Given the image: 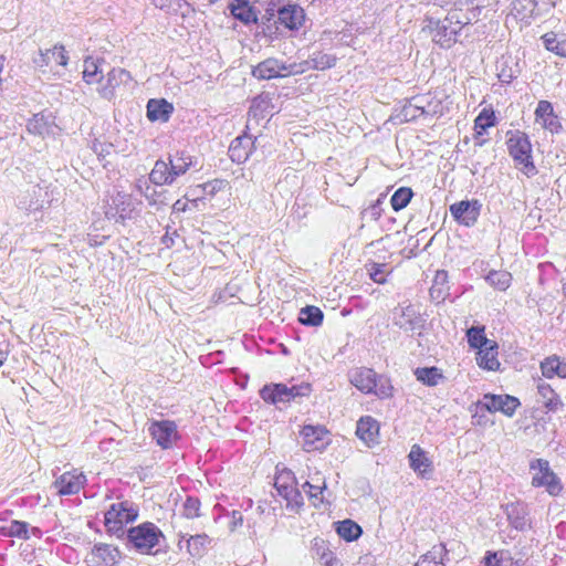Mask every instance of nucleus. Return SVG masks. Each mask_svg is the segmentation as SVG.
Here are the masks:
<instances>
[{
	"instance_id": "f257e3e1",
	"label": "nucleus",
	"mask_w": 566,
	"mask_h": 566,
	"mask_svg": "<svg viewBox=\"0 0 566 566\" xmlns=\"http://www.w3.org/2000/svg\"><path fill=\"white\" fill-rule=\"evenodd\" d=\"M198 159L186 150L169 155L168 161L157 160L149 174V180L156 186L172 185L191 167H197Z\"/></svg>"
},
{
	"instance_id": "f03ea898",
	"label": "nucleus",
	"mask_w": 566,
	"mask_h": 566,
	"mask_svg": "<svg viewBox=\"0 0 566 566\" xmlns=\"http://www.w3.org/2000/svg\"><path fill=\"white\" fill-rule=\"evenodd\" d=\"M507 150L515 166L527 177L537 174L532 157V144L528 136L521 130L507 132Z\"/></svg>"
},
{
	"instance_id": "7ed1b4c3",
	"label": "nucleus",
	"mask_w": 566,
	"mask_h": 566,
	"mask_svg": "<svg viewBox=\"0 0 566 566\" xmlns=\"http://www.w3.org/2000/svg\"><path fill=\"white\" fill-rule=\"evenodd\" d=\"M69 62V56L63 45L55 44L51 49H40L33 57L35 69L48 80L61 77Z\"/></svg>"
},
{
	"instance_id": "20e7f679",
	"label": "nucleus",
	"mask_w": 566,
	"mask_h": 566,
	"mask_svg": "<svg viewBox=\"0 0 566 566\" xmlns=\"http://www.w3.org/2000/svg\"><path fill=\"white\" fill-rule=\"evenodd\" d=\"M349 381L364 394H375L384 399L392 395V386L389 379L378 377L370 368H357L349 375Z\"/></svg>"
},
{
	"instance_id": "39448f33",
	"label": "nucleus",
	"mask_w": 566,
	"mask_h": 566,
	"mask_svg": "<svg viewBox=\"0 0 566 566\" xmlns=\"http://www.w3.org/2000/svg\"><path fill=\"white\" fill-rule=\"evenodd\" d=\"M274 486L277 493L286 501V507L297 512L304 504L303 495L297 489V482L294 473L286 468L279 470L276 467Z\"/></svg>"
},
{
	"instance_id": "423d86ee",
	"label": "nucleus",
	"mask_w": 566,
	"mask_h": 566,
	"mask_svg": "<svg viewBox=\"0 0 566 566\" xmlns=\"http://www.w3.org/2000/svg\"><path fill=\"white\" fill-rule=\"evenodd\" d=\"M164 537L163 532L154 523L145 522L127 531L128 543L142 554H150L151 549Z\"/></svg>"
},
{
	"instance_id": "0eeeda50",
	"label": "nucleus",
	"mask_w": 566,
	"mask_h": 566,
	"mask_svg": "<svg viewBox=\"0 0 566 566\" xmlns=\"http://www.w3.org/2000/svg\"><path fill=\"white\" fill-rule=\"evenodd\" d=\"M532 472V486L545 488L552 496H558L563 491L560 479L551 469L549 462L544 459H535L530 463Z\"/></svg>"
},
{
	"instance_id": "6e6552de",
	"label": "nucleus",
	"mask_w": 566,
	"mask_h": 566,
	"mask_svg": "<svg viewBox=\"0 0 566 566\" xmlns=\"http://www.w3.org/2000/svg\"><path fill=\"white\" fill-rule=\"evenodd\" d=\"M140 205L142 202L134 199L130 195L118 191L112 196L105 214L109 220L124 222L138 217Z\"/></svg>"
},
{
	"instance_id": "1a4fd4ad",
	"label": "nucleus",
	"mask_w": 566,
	"mask_h": 566,
	"mask_svg": "<svg viewBox=\"0 0 566 566\" xmlns=\"http://www.w3.org/2000/svg\"><path fill=\"white\" fill-rule=\"evenodd\" d=\"M138 516V509L128 501L112 504L105 513V525L108 531L120 536L124 534L123 526L134 522Z\"/></svg>"
},
{
	"instance_id": "9d476101",
	"label": "nucleus",
	"mask_w": 566,
	"mask_h": 566,
	"mask_svg": "<svg viewBox=\"0 0 566 566\" xmlns=\"http://www.w3.org/2000/svg\"><path fill=\"white\" fill-rule=\"evenodd\" d=\"M304 72L301 64H285L276 59H266L252 70V75L259 80H272Z\"/></svg>"
},
{
	"instance_id": "9b49d317",
	"label": "nucleus",
	"mask_w": 566,
	"mask_h": 566,
	"mask_svg": "<svg viewBox=\"0 0 566 566\" xmlns=\"http://www.w3.org/2000/svg\"><path fill=\"white\" fill-rule=\"evenodd\" d=\"M308 394L310 385L307 384L291 387L285 384H274L265 386L261 390L262 399L272 403L287 402L296 397L307 396Z\"/></svg>"
},
{
	"instance_id": "f8f14e48",
	"label": "nucleus",
	"mask_w": 566,
	"mask_h": 566,
	"mask_svg": "<svg viewBox=\"0 0 566 566\" xmlns=\"http://www.w3.org/2000/svg\"><path fill=\"white\" fill-rule=\"evenodd\" d=\"M480 408H484L490 412H502L507 417H512L520 406V400L510 395L486 394L483 399L478 402Z\"/></svg>"
},
{
	"instance_id": "ddd939ff",
	"label": "nucleus",
	"mask_w": 566,
	"mask_h": 566,
	"mask_svg": "<svg viewBox=\"0 0 566 566\" xmlns=\"http://www.w3.org/2000/svg\"><path fill=\"white\" fill-rule=\"evenodd\" d=\"M481 208L479 200H462L450 206V213L460 224L472 227L479 219Z\"/></svg>"
},
{
	"instance_id": "4468645a",
	"label": "nucleus",
	"mask_w": 566,
	"mask_h": 566,
	"mask_svg": "<svg viewBox=\"0 0 566 566\" xmlns=\"http://www.w3.org/2000/svg\"><path fill=\"white\" fill-rule=\"evenodd\" d=\"M120 558L119 551L108 544H96L86 555L87 566H114Z\"/></svg>"
},
{
	"instance_id": "2eb2a0df",
	"label": "nucleus",
	"mask_w": 566,
	"mask_h": 566,
	"mask_svg": "<svg viewBox=\"0 0 566 566\" xmlns=\"http://www.w3.org/2000/svg\"><path fill=\"white\" fill-rule=\"evenodd\" d=\"M148 430L157 444L164 449L170 448L174 440L177 438V426L170 420L154 421L150 423Z\"/></svg>"
},
{
	"instance_id": "dca6fc26",
	"label": "nucleus",
	"mask_w": 566,
	"mask_h": 566,
	"mask_svg": "<svg viewBox=\"0 0 566 566\" xmlns=\"http://www.w3.org/2000/svg\"><path fill=\"white\" fill-rule=\"evenodd\" d=\"M132 81L128 71L124 69H112L106 76L105 83H101L98 94L105 99H112L115 96V91L120 85H125Z\"/></svg>"
},
{
	"instance_id": "f3484780",
	"label": "nucleus",
	"mask_w": 566,
	"mask_h": 566,
	"mask_svg": "<svg viewBox=\"0 0 566 566\" xmlns=\"http://www.w3.org/2000/svg\"><path fill=\"white\" fill-rule=\"evenodd\" d=\"M327 430L321 426H304L301 430L303 449L307 452L321 450L327 444Z\"/></svg>"
},
{
	"instance_id": "a211bd4d",
	"label": "nucleus",
	"mask_w": 566,
	"mask_h": 566,
	"mask_svg": "<svg viewBox=\"0 0 566 566\" xmlns=\"http://www.w3.org/2000/svg\"><path fill=\"white\" fill-rule=\"evenodd\" d=\"M277 20L289 30H297L305 20V13L298 4L287 3L277 10Z\"/></svg>"
},
{
	"instance_id": "6ab92c4d",
	"label": "nucleus",
	"mask_w": 566,
	"mask_h": 566,
	"mask_svg": "<svg viewBox=\"0 0 566 566\" xmlns=\"http://www.w3.org/2000/svg\"><path fill=\"white\" fill-rule=\"evenodd\" d=\"M509 523L515 530L524 531L531 526L528 507L523 502H512L504 506Z\"/></svg>"
},
{
	"instance_id": "aec40b11",
	"label": "nucleus",
	"mask_w": 566,
	"mask_h": 566,
	"mask_svg": "<svg viewBox=\"0 0 566 566\" xmlns=\"http://www.w3.org/2000/svg\"><path fill=\"white\" fill-rule=\"evenodd\" d=\"M536 122L551 133H558L562 128L557 115L554 114L553 105L548 101H539L535 109Z\"/></svg>"
},
{
	"instance_id": "412c9836",
	"label": "nucleus",
	"mask_w": 566,
	"mask_h": 566,
	"mask_svg": "<svg viewBox=\"0 0 566 566\" xmlns=\"http://www.w3.org/2000/svg\"><path fill=\"white\" fill-rule=\"evenodd\" d=\"M356 436L369 448L377 444L379 437L377 420L370 416L361 417L357 422Z\"/></svg>"
},
{
	"instance_id": "4be33fe9",
	"label": "nucleus",
	"mask_w": 566,
	"mask_h": 566,
	"mask_svg": "<svg viewBox=\"0 0 566 566\" xmlns=\"http://www.w3.org/2000/svg\"><path fill=\"white\" fill-rule=\"evenodd\" d=\"M186 539V548L189 556L193 559L202 558L208 552L211 538L207 534H197L187 537L185 534L180 535L178 542L179 548H182L181 543Z\"/></svg>"
},
{
	"instance_id": "5701e85b",
	"label": "nucleus",
	"mask_w": 566,
	"mask_h": 566,
	"mask_svg": "<svg viewBox=\"0 0 566 566\" xmlns=\"http://www.w3.org/2000/svg\"><path fill=\"white\" fill-rule=\"evenodd\" d=\"M255 140L244 134L232 140L229 147V156L232 161L241 164L248 160L254 148Z\"/></svg>"
},
{
	"instance_id": "b1692460",
	"label": "nucleus",
	"mask_w": 566,
	"mask_h": 566,
	"mask_svg": "<svg viewBox=\"0 0 566 566\" xmlns=\"http://www.w3.org/2000/svg\"><path fill=\"white\" fill-rule=\"evenodd\" d=\"M394 315L395 325L405 332L413 333L420 327V316L411 305L396 308Z\"/></svg>"
},
{
	"instance_id": "393cba45",
	"label": "nucleus",
	"mask_w": 566,
	"mask_h": 566,
	"mask_svg": "<svg viewBox=\"0 0 566 566\" xmlns=\"http://www.w3.org/2000/svg\"><path fill=\"white\" fill-rule=\"evenodd\" d=\"M408 459L411 469L422 478H427L432 473V462L420 446L413 444L411 447Z\"/></svg>"
},
{
	"instance_id": "a878e982",
	"label": "nucleus",
	"mask_w": 566,
	"mask_h": 566,
	"mask_svg": "<svg viewBox=\"0 0 566 566\" xmlns=\"http://www.w3.org/2000/svg\"><path fill=\"white\" fill-rule=\"evenodd\" d=\"M85 476L82 473H63L54 483L57 492L62 495L77 493L84 485Z\"/></svg>"
},
{
	"instance_id": "bb28decb",
	"label": "nucleus",
	"mask_w": 566,
	"mask_h": 566,
	"mask_svg": "<svg viewBox=\"0 0 566 566\" xmlns=\"http://www.w3.org/2000/svg\"><path fill=\"white\" fill-rule=\"evenodd\" d=\"M230 13L244 24L255 23L258 21L256 11L247 0H233L229 3Z\"/></svg>"
},
{
	"instance_id": "cd10ccee",
	"label": "nucleus",
	"mask_w": 566,
	"mask_h": 566,
	"mask_svg": "<svg viewBox=\"0 0 566 566\" xmlns=\"http://www.w3.org/2000/svg\"><path fill=\"white\" fill-rule=\"evenodd\" d=\"M452 18H446L437 29L433 40L440 43L442 46H450L451 43L457 41V35L461 30L460 22L457 21L455 25H452Z\"/></svg>"
},
{
	"instance_id": "c85d7f7f",
	"label": "nucleus",
	"mask_w": 566,
	"mask_h": 566,
	"mask_svg": "<svg viewBox=\"0 0 566 566\" xmlns=\"http://www.w3.org/2000/svg\"><path fill=\"white\" fill-rule=\"evenodd\" d=\"M537 395L538 402L543 403L548 411H556L563 406L558 395L543 380H539L537 384Z\"/></svg>"
},
{
	"instance_id": "c756f323",
	"label": "nucleus",
	"mask_w": 566,
	"mask_h": 566,
	"mask_svg": "<svg viewBox=\"0 0 566 566\" xmlns=\"http://www.w3.org/2000/svg\"><path fill=\"white\" fill-rule=\"evenodd\" d=\"M495 125V114L492 109L483 108L474 120L475 144L482 146L485 139L482 136L486 129Z\"/></svg>"
},
{
	"instance_id": "7c9ffc66",
	"label": "nucleus",
	"mask_w": 566,
	"mask_h": 566,
	"mask_svg": "<svg viewBox=\"0 0 566 566\" xmlns=\"http://www.w3.org/2000/svg\"><path fill=\"white\" fill-rule=\"evenodd\" d=\"M172 111L174 106L166 99H150L147 104V117L153 122H167Z\"/></svg>"
},
{
	"instance_id": "2f4dec72",
	"label": "nucleus",
	"mask_w": 566,
	"mask_h": 566,
	"mask_svg": "<svg viewBox=\"0 0 566 566\" xmlns=\"http://www.w3.org/2000/svg\"><path fill=\"white\" fill-rule=\"evenodd\" d=\"M496 348V344L492 342L479 349L476 357L478 365L488 370H496L500 366Z\"/></svg>"
},
{
	"instance_id": "473e14b6",
	"label": "nucleus",
	"mask_w": 566,
	"mask_h": 566,
	"mask_svg": "<svg viewBox=\"0 0 566 566\" xmlns=\"http://www.w3.org/2000/svg\"><path fill=\"white\" fill-rule=\"evenodd\" d=\"M545 49L560 57H566V35L554 32L545 33L542 36Z\"/></svg>"
},
{
	"instance_id": "72a5a7b5",
	"label": "nucleus",
	"mask_w": 566,
	"mask_h": 566,
	"mask_svg": "<svg viewBox=\"0 0 566 566\" xmlns=\"http://www.w3.org/2000/svg\"><path fill=\"white\" fill-rule=\"evenodd\" d=\"M136 187L138 191L146 198L149 206L155 207L157 210H159L161 207L166 205L164 193L151 188L147 184V181L138 180Z\"/></svg>"
},
{
	"instance_id": "f704fd0d",
	"label": "nucleus",
	"mask_w": 566,
	"mask_h": 566,
	"mask_svg": "<svg viewBox=\"0 0 566 566\" xmlns=\"http://www.w3.org/2000/svg\"><path fill=\"white\" fill-rule=\"evenodd\" d=\"M449 286H448V273L443 270L437 271L433 284L430 289V296L432 300L437 302L443 301L448 295Z\"/></svg>"
},
{
	"instance_id": "c9c22d12",
	"label": "nucleus",
	"mask_w": 566,
	"mask_h": 566,
	"mask_svg": "<svg viewBox=\"0 0 566 566\" xmlns=\"http://www.w3.org/2000/svg\"><path fill=\"white\" fill-rule=\"evenodd\" d=\"M83 66V80L87 84L102 83L103 75L98 67V60L87 56Z\"/></svg>"
},
{
	"instance_id": "e433bc0d",
	"label": "nucleus",
	"mask_w": 566,
	"mask_h": 566,
	"mask_svg": "<svg viewBox=\"0 0 566 566\" xmlns=\"http://www.w3.org/2000/svg\"><path fill=\"white\" fill-rule=\"evenodd\" d=\"M323 318L324 314L318 307L307 305L301 310L298 322L306 326H319Z\"/></svg>"
},
{
	"instance_id": "4c0bfd02",
	"label": "nucleus",
	"mask_w": 566,
	"mask_h": 566,
	"mask_svg": "<svg viewBox=\"0 0 566 566\" xmlns=\"http://www.w3.org/2000/svg\"><path fill=\"white\" fill-rule=\"evenodd\" d=\"M28 132L34 135L45 136L51 133V122L43 114H35L27 125Z\"/></svg>"
},
{
	"instance_id": "58836bf2",
	"label": "nucleus",
	"mask_w": 566,
	"mask_h": 566,
	"mask_svg": "<svg viewBox=\"0 0 566 566\" xmlns=\"http://www.w3.org/2000/svg\"><path fill=\"white\" fill-rule=\"evenodd\" d=\"M488 283L499 291H506L512 283V274L507 271L492 270L486 275Z\"/></svg>"
},
{
	"instance_id": "ea45409f",
	"label": "nucleus",
	"mask_w": 566,
	"mask_h": 566,
	"mask_svg": "<svg viewBox=\"0 0 566 566\" xmlns=\"http://www.w3.org/2000/svg\"><path fill=\"white\" fill-rule=\"evenodd\" d=\"M417 380L428 386H436L443 378L437 367L417 368L415 371Z\"/></svg>"
},
{
	"instance_id": "a19ab883",
	"label": "nucleus",
	"mask_w": 566,
	"mask_h": 566,
	"mask_svg": "<svg viewBox=\"0 0 566 566\" xmlns=\"http://www.w3.org/2000/svg\"><path fill=\"white\" fill-rule=\"evenodd\" d=\"M337 534L342 538L350 542V541L357 539L360 536L361 528L354 521L345 520V521H342V522L338 523Z\"/></svg>"
},
{
	"instance_id": "79ce46f5",
	"label": "nucleus",
	"mask_w": 566,
	"mask_h": 566,
	"mask_svg": "<svg viewBox=\"0 0 566 566\" xmlns=\"http://www.w3.org/2000/svg\"><path fill=\"white\" fill-rule=\"evenodd\" d=\"M412 190L410 188L401 187L395 191L390 202L394 210L399 211L407 207L412 198Z\"/></svg>"
},
{
	"instance_id": "37998d69",
	"label": "nucleus",
	"mask_w": 566,
	"mask_h": 566,
	"mask_svg": "<svg viewBox=\"0 0 566 566\" xmlns=\"http://www.w3.org/2000/svg\"><path fill=\"white\" fill-rule=\"evenodd\" d=\"M467 336L470 346L479 349L483 348L484 346L493 342L485 337L483 327H471L468 331Z\"/></svg>"
},
{
	"instance_id": "c03bdc74",
	"label": "nucleus",
	"mask_w": 566,
	"mask_h": 566,
	"mask_svg": "<svg viewBox=\"0 0 566 566\" xmlns=\"http://www.w3.org/2000/svg\"><path fill=\"white\" fill-rule=\"evenodd\" d=\"M336 63V57L331 54L325 53H316L313 54L312 59L306 62V64H311L312 69L315 70H325L334 66Z\"/></svg>"
},
{
	"instance_id": "a18cd8bd",
	"label": "nucleus",
	"mask_w": 566,
	"mask_h": 566,
	"mask_svg": "<svg viewBox=\"0 0 566 566\" xmlns=\"http://www.w3.org/2000/svg\"><path fill=\"white\" fill-rule=\"evenodd\" d=\"M304 490L307 492L308 497L314 501V505L323 502V492L326 489L325 481H322L321 484H314L313 482L306 481L303 484Z\"/></svg>"
},
{
	"instance_id": "49530a36",
	"label": "nucleus",
	"mask_w": 566,
	"mask_h": 566,
	"mask_svg": "<svg viewBox=\"0 0 566 566\" xmlns=\"http://www.w3.org/2000/svg\"><path fill=\"white\" fill-rule=\"evenodd\" d=\"M443 547L434 546L427 554L422 555L415 566H433L438 565L441 559Z\"/></svg>"
},
{
	"instance_id": "de8ad7c7",
	"label": "nucleus",
	"mask_w": 566,
	"mask_h": 566,
	"mask_svg": "<svg viewBox=\"0 0 566 566\" xmlns=\"http://www.w3.org/2000/svg\"><path fill=\"white\" fill-rule=\"evenodd\" d=\"M9 534H11V537L29 539V524L27 522L13 520L9 524Z\"/></svg>"
},
{
	"instance_id": "09e8293b",
	"label": "nucleus",
	"mask_w": 566,
	"mask_h": 566,
	"mask_svg": "<svg viewBox=\"0 0 566 566\" xmlns=\"http://www.w3.org/2000/svg\"><path fill=\"white\" fill-rule=\"evenodd\" d=\"M559 359L555 356L546 358L541 363V370L544 377L553 378L557 376Z\"/></svg>"
},
{
	"instance_id": "8fccbe9b",
	"label": "nucleus",
	"mask_w": 566,
	"mask_h": 566,
	"mask_svg": "<svg viewBox=\"0 0 566 566\" xmlns=\"http://www.w3.org/2000/svg\"><path fill=\"white\" fill-rule=\"evenodd\" d=\"M512 559L504 556L503 552L489 553L485 557V566H512Z\"/></svg>"
},
{
	"instance_id": "3c124183",
	"label": "nucleus",
	"mask_w": 566,
	"mask_h": 566,
	"mask_svg": "<svg viewBox=\"0 0 566 566\" xmlns=\"http://www.w3.org/2000/svg\"><path fill=\"white\" fill-rule=\"evenodd\" d=\"M200 501L195 497H188L184 503L182 514L187 518H195L199 516Z\"/></svg>"
},
{
	"instance_id": "603ef678",
	"label": "nucleus",
	"mask_w": 566,
	"mask_h": 566,
	"mask_svg": "<svg viewBox=\"0 0 566 566\" xmlns=\"http://www.w3.org/2000/svg\"><path fill=\"white\" fill-rule=\"evenodd\" d=\"M382 268H384V265H381V264H374L373 269L370 271V279L374 282L379 283V284H382L386 282Z\"/></svg>"
},
{
	"instance_id": "864d4df0",
	"label": "nucleus",
	"mask_w": 566,
	"mask_h": 566,
	"mask_svg": "<svg viewBox=\"0 0 566 566\" xmlns=\"http://www.w3.org/2000/svg\"><path fill=\"white\" fill-rule=\"evenodd\" d=\"M243 525V515L239 511L232 512V520L230 522V530L235 531L238 527Z\"/></svg>"
},
{
	"instance_id": "5fc2aeb1",
	"label": "nucleus",
	"mask_w": 566,
	"mask_h": 566,
	"mask_svg": "<svg viewBox=\"0 0 566 566\" xmlns=\"http://www.w3.org/2000/svg\"><path fill=\"white\" fill-rule=\"evenodd\" d=\"M422 99L421 97H416L413 98V106L418 109H421V113L422 114H427V115H430V114H434L436 111L433 108H431V104H428L427 106L422 105Z\"/></svg>"
},
{
	"instance_id": "6e6d98bb",
	"label": "nucleus",
	"mask_w": 566,
	"mask_h": 566,
	"mask_svg": "<svg viewBox=\"0 0 566 566\" xmlns=\"http://www.w3.org/2000/svg\"><path fill=\"white\" fill-rule=\"evenodd\" d=\"M334 557H333V554L331 552L328 553H323L322 556H321V560L322 563L325 565V566H333V562H334Z\"/></svg>"
},
{
	"instance_id": "4d7b16f0",
	"label": "nucleus",
	"mask_w": 566,
	"mask_h": 566,
	"mask_svg": "<svg viewBox=\"0 0 566 566\" xmlns=\"http://www.w3.org/2000/svg\"><path fill=\"white\" fill-rule=\"evenodd\" d=\"M557 376H559L562 378H566V363L559 361Z\"/></svg>"
},
{
	"instance_id": "13d9d810",
	"label": "nucleus",
	"mask_w": 566,
	"mask_h": 566,
	"mask_svg": "<svg viewBox=\"0 0 566 566\" xmlns=\"http://www.w3.org/2000/svg\"><path fill=\"white\" fill-rule=\"evenodd\" d=\"M29 534H30V537L31 536H35V537H41L42 536V532L39 527H30L29 526Z\"/></svg>"
},
{
	"instance_id": "bf43d9fd",
	"label": "nucleus",
	"mask_w": 566,
	"mask_h": 566,
	"mask_svg": "<svg viewBox=\"0 0 566 566\" xmlns=\"http://www.w3.org/2000/svg\"><path fill=\"white\" fill-rule=\"evenodd\" d=\"M322 481H325V479L319 474H315L314 476L311 478L310 482H313L314 484H321Z\"/></svg>"
},
{
	"instance_id": "052dcab7",
	"label": "nucleus",
	"mask_w": 566,
	"mask_h": 566,
	"mask_svg": "<svg viewBox=\"0 0 566 566\" xmlns=\"http://www.w3.org/2000/svg\"><path fill=\"white\" fill-rule=\"evenodd\" d=\"M0 535L11 537V534H9V525L0 526Z\"/></svg>"
},
{
	"instance_id": "680f3d73",
	"label": "nucleus",
	"mask_w": 566,
	"mask_h": 566,
	"mask_svg": "<svg viewBox=\"0 0 566 566\" xmlns=\"http://www.w3.org/2000/svg\"><path fill=\"white\" fill-rule=\"evenodd\" d=\"M475 0H458V4L461 7L473 4Z\"/></svg>"
},
{
	"instance_id": "e2e57ef3",
	"label": "nucleus",
	"mask_w": 566,
	"mask_h": 566,
	"mask_svg": "<svg viewBox=\"0 0 566 566\" xmlns=\"http://www.w3.org/2000/svg\"><path fill=\"white\" fill-rule=\"evenodd\" d=\"M155 6L164 9L167 4L164 2V0L155 1Z\"/></svg>"
},
{
	"instance_id": "0e129e2a",
	"label": "nucleus",
	"mask_w": 566,
	"mask_h": 566,
	"mask_svg": "<svg viewBox=\"0 0 566 566\" xmlns=\"http://www.w3.org/2000/svg\"><path fill=\"white\" fill-rule=\"evenodd\" d=\"M174 208L177 209V210H184L185 209L184 206H181V201L180 200L176 201V203L174 205Z\"/></svg>"
},
{
	"instance_id": "69168bd1",
	"label": "nucleus",
	"mask_w": 566,
	"mask_h": 566,
	"mask_svg": "<svg viewBox=\"0 0 566 566\" xmlns=\"http://www.w3.org/2000/svg\"><path fill=\"white\" fill-rule=\"evenodd\" d=\"M433 566H444L443 563L441 562V559L439 560L438 565H433Z\"/></svg>"
},
{
	"instance_id": "338daca9",
	"label": "nucleus",
	"mask_w": 566,
	"mask_h": 566,
	"mask_svg": "<svg viewBox=\"0 0 566 566\" xmlns=\"http://www.w3.org/2000/svg\"><path fill=\"white\" fill-rule=\"evenodd\" d=\"M3 364V358H0V367L2 366Z\"/></svg>"
}]
</instances>
